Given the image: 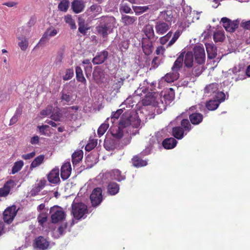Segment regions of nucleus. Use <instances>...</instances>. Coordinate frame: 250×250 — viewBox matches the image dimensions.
Instances as JSON below:
<instances>
[{"label": "nucleus", "mask_w": 250, "mask_h": 250, "mask_svg": "<svg viewBox=\"0 0 250 250\" xmlns=\"http://www.w3.org/2000/svg\"><path fill=\"white\" fill-rule=\"evenodd\" d=\"M124 108H121L118 109L115 112H112L111 116V121L113 124L115 120L118 119L120 116L122 115L124 111Z\"/></svg>", "instance_id": "obj_54"}, {"label": "nucleus", "mask_w": 250, "mask_h": 250, "mask_svg": "<svg viewBox=\"0 0 250 250\" xmlns=\"http://www.w3.org/2000/svg\"><path fill=\"white\" fill-rule=\"evenodd\" d=\"M89 142L85 147V150L88 152L92 150L97 145V140L91 139V137Z\"/></svg>", "instance_id": "obj_52"}, {"label": "nucleus", "mask_w": 250, "mask_h": 250, "mask_svg": "<svg viewBox=\"0 0 250 250\" xmlns=\"http://www.w3.org/2000/svg\"><path fill=\"white\" fill-rule=\"evenodd\" d=\"M99 157V154L94 153L93 152L90 153L85 157V164L86 165V168H91L95 164H96L98 161L97 159Z\"/></svg>", "instance_id": "obj_19"}, {"label": "nucleus", "mask_w": 250, "mask_h": 250, "mask_svg": "<svg viewBox=\"0 0 250 250\" xmlns=\"http://www.w3.org/2000/svg\"><path fill=\"white\" fill-rule=\"evenodd\" d=\"M57 33L58 31L56 29L53 28V29L51 30V28H48L40 39L38 44L41 46L44 45L45 42L49 41L50 37L56 36Z\"/></svg>", "instance_id": "obj_12"}, {"label": "nucleus", "mask_w": 250, "mask_h": 250, "mask_svg": "<svg viewBox=\"0 0 250 250\" xmlns=\"http://www.w3.org/2000/svg\"><path fill=\"white\" fill-rule=\"evenodd\" d=\"M173 14L172 10H168L166 15L164 17V20L167 22L171 23L172 21Z\"/></svg>", "instance_id": "obj_64"}, {"label": "nucleus", "mask_w": 250, "mask_h": 250, "mask_svg": "<svg viewBox=\"0 0 250 250\" xmlns=\"http://www.w3.org/2000/svg\"><path fill=\"white\" fill-rule=\"evenodd\" d=\"M184 129L181 126L173 127L172 129V135L178 140L182 139L184 136Z\"/></svg>", "instance_id": "obj_31"}, {"label": "nucleus", "mask_w": 250, "mask_h": 250, "mask_svg": "<svg viewBox=\"0 0 250 250\" xmlns=\"http://www.w3.org/2000/svg\"><path fill=\"white\" fill-rule=\"evenodd\" d=\"M213 40L215 42H222L225 39L224 32L216 31L213 35Z\"/></svg>", "instance_id": "obj_43"}, {"label": "nucleus", "mask_w": 250, "mask_h": 250, "mask_svg": "<svg viewBox=\"0 0 250 250\" xmlns=\"http://www.w3.org/2000/svg\"><path fill=\"white\" fill-rule=\"evenodd\" d=\"M218 90V84L212 83L207 85L205 88V91L207 93H215Z\"/></svg>", "instance_id": "obj_48"}, {"label": "nucleus", "mask_w": 250, "mask_h": 250, "mask_svg": "<svg viewBox=\"0 0 250 250\" xmlns=\"http://www.w3.org/2000/svg\"><path fill=\"white\" fill-rule=\"evenodd\" d=\"M74 70L73 68L66 69L65 74L62 77V79L64 81L70 80L74 76Z\"/></svg>", "instance_id": "obj_55"}, {"label": "nucleus", "mask_w": 250, "mask_h": 250, "mask_svg": "<svg viewBox=\"0 0 250 250\" xmlns=\"http://www.w3.org/2000/svg\"><path fill=\"white\" fill-rule=\"evenodd\" d=\"M69 5L68 0H62L58 5L59 9L63 12H66L68 10Z\"/></svg>", "instance_id": "obj_50"}, {"label": "nucleus", "mask_w": 250, "mask_h": 250, "mask_svg": "<svg viewBox=\"0 0 250 250\" xmlns=\"http://www.w3.org/2000/svg\"><path fill=\"white\" fill-rule=\"evenodd\" d=\"M61 99L62 101H65L67 103L71 102L73 95L71 89L63 88L60 93Z\"/></svg>", "instance_id": "obj_27"}, {"label": "nucleus", "mask_w": 250, "mask_h": 250, "mask_svg": "<svg viewBox=\"0 0 250 250\" xmlns=\"http://www.w3.org/2000/svg\"><path fill=\"white\" fill-rule=\"evenodd\" d=\"M193 54L192 52L188 51L185 55L184 63L187 68H191L193 66Z\"/></svg>", "instance_id": "obj_34"}, {"label": "nucleus", "mask_w": 250, "mask_h": 250, "mask_svg": "<svg viewBox=\"0 0 250 250\" xmlns=\"http://www.w3.org/2000/svg\"><path fill=\"white\" fill-rule=\"evenodd\" d=\"M48 181L51 184H58L60 182L59 168L56 167L46 175Z\"/></svg>", "instance_id": "obj_11"}, {"label": "nucleus", "mask_w": 250, "mask_h": 250, "mask_svg": "<svg viewBox=\"0 0 250 250\" xmlns=\"http://www.w3.org/2000/svg\"><path fill=\"white\" fill-rule=\"evenodd\" d=\"M193 56L195 62L199 65L204 64L205 62V52L202 44L195 45L193 48Z\"/></svg>", "instance_id": "obj_6"}, {"label": "nucleus", "mask_w": 250, "mask_h": 250, "mask_svg": "<svg viewBox=\"0 0 250 250\" xmlns=\"http://www.w3.org/2000/svg\"><path fill=\"white\" fill-rule=\"evenodd\" d=\"M83 154L82 150H79L73 153L72 154V162L74 167L78 165L82 160Z\"/></svg>", "instance_id": "obj_30"}, {"label": "nucleus", "mask_w": 250, "mask_h": 250, "mask_svg": "<svg viewBox=\"0 0 250 250\" xmlns=\"http://www.w3.org/2000/svg\"><path fill=\"white\" fill-rule=\"evenodd\" d=\"M120 189V185L114 182H109L107 186V192L110 195L117 194Z\"/></svg>", "instance_id": "obj_23"}, {"label": "nucleus", "mask_w": 250, "mask_h": 250, "mask_svg": "<svg viewBox=\"0 0 250 250\" xmlns=\"http://www.w3.org/2000/svg\"><path fill=\"white\" fill-rule=\"evenodd\" d=\"M122 20L125 25H131L137 21V18L136 17L122 15Z\"/></svg>", "instance_id": "obj_40"}, {"label": "nucleus", "mask_w": 250, "mask_h": 250, "mask_svg": "<svg viewBox=\"0 0 250 250\" xmlns=\"http://www.w3.org/2000/svg\"><path fill=\"white\" fill-rule=\"evenodd\" d=\"M141 156H139V155H136L133 157L131 160L134 167H139L146 166L147 165V161L141 159Z\"/></svg>", "instance_id": "obj_33"}, {"label": "nucleus", "mask_w": 250, "mask_h": 250, "mask_svg": "<svg viewBox=\"0 0 250 250\" xmlns=\"http://www.w3.org/2000/svg\"><path fill=\"white\" fill-rule=\"evenodd\" d=\"M68 224L67 222L62 223L58 228V231L60 235L62 236L65 233V229L67 228Z\"/></svg>", "instance_id": "obj_62"}, {"label": "nucleus", "mask_w": 250, "mask_h": 250, "mask_svg": "<svg viewBox=\"0 0 250 250\" xmlns=\"http://www.w3.org/2000/svg\"><path fill=\"white\" fill-rule=\"evenodd\" d=\"M132 9L135 14L139 15L146 12L149 8L147 6H133Z\"/></svg>", "instance_id": "obj_46"}, {"label": "nucleus", "mask_w": 250, "mask_h": 250, "mask_svg": "<svg viewBox=\"0 0 250 250\" xmlns=\"http://www.w3.org/2000/svg\"><path fill=\"white\" fill-rule=\"evenodd\" d=\"M108 52L106 50L98 52L95 57L93 58L92 62L94 64H101L108 58Z\"/></svg>", "instance_id": "obj_13"}, {"label": "nucleus", "mask_w": 250, "mask_h": 250, "mask_svg": "<svg viewBox=\"0 0 250 250\" xmlns=\"http://www.w3.org/2000/svg\"><path fill=\"white\" fill-rule=\"evenodd\" d=\"M44 159V155L42 154L36 157L30 165V171L28 173L29 174L30 173V171L32 170L34 168H35L42 164L43 162Z\"/></svg>", "instance_id": "obj_36"}, {"label": "nucleus", "mask_w": 250, "mask_h": 250, "mask_svg": "<svg viewBox=\"0 0 250 250\" xmlns=\"http://www.w3.org/2000/svg\"><path fill=\"white\" fill-rule=\"evenodd\" d=\"M19 40L21 41L19 42V46L20 47L22 50H25L28 45V42L26 38L23 37H18Z\"/></svg>", "instance_id": "obj_51"}, {"label": "nucleus", "mask_w": 250, "mask_h": 250, "mask_svg": "<svg viewBox=\"0 0 250 250\" xmlns=\"http://www.w3.org/2000/svg\"><path fill=\"white\" fill-rule=\"evenodd\" d=\"M183 61L177 59L171 68L172 71L179 72L183 65Z\"/></svg>", "instance_id": "obj_47"}, {"label": "nucleus", "mask_w": 250, "mask_h": 250, "mask_svg": "<svg viewBox=\"0 0 250 250\" xmlns=\"http://www.w3.org/2000/svg\"><path fill=\"white\" fill-rule=\"evenodd\" d=\"M76 71V78L77 81L79 82H81L83 84L86 85V80L84 77L83 74V72L79 66H77L75 68Z\"/></svg>", "instance_id": "obj_35"}, {"label": "nucleus", "mask_w": 250, "mask_h": 250, "mask_svg": "<svg viewBox=\"0 0 250 250\" xmlns=\"http://www.w3.org/2000/svg\"><path fill=\"white\" fill-rule=\"evenodd\" d=\"M205 68L203 66H195L192 70V75L195 77H198L202 73V72L205 70Z\"/></svg>", "instance_id": "obj_53"}, {"label": "nucleus", "mask_w": 250, "mask_h": 250, "mask_svg": "<svg viewBox=\"0 0 250 250\" xmlns=\"http://www.w3.org/2000/svg\"><path fill=\"white\" fill-rule=\"evenodd\" d=\"M16 185L15 181L12 179L8 180L3 185V186L0 188V197L7 196L11 190L12 188H14Z\"/></svg>", "instance_id": "obj_15"}, {"label": "nucleus", "mask_w": 250, "mask_h": 250, "mask_svg": "<svg viewBox=\"0 0 250 250\" xmlns=\"http://www.w3.org/2000/svg\"><path fill=\"white\" fill-rule=\"evenodd\" d=\"M207 52L208 58L212 60L217 56V47L213 43H206L205 44Z\"/></svg>", "instance_id": "obj_20"}, {"label": "nucleus", "mask_w": 250, "mask_h": 250, "mask_svg": "<svg viewBox=\"0 0 250 250\" xmlns=\"http://www.w3.org/2000/svg\"><path fill=\"white\" fill-rule=\"evenodd\" d=\"M62 114L60 111H57L51 115V119L55 121H60Z\"/></svg>", "instance_id": "obj_61"}, {"label": "nucleus", "mask_w": 250, "mask_h": 250, "mask_svg": "<svg viewBox=\"0 0 250 250\" xmlns=\"http://www.w3.org/2000/svg\"><path fill=\"white\" fill-rule=\"evenodd\" d=\"M64 21L66 23L70 25L71 29L74 30L77 28L75 21L72 18L71 15H67L65 16L64 17Z\"/></svg>", "instance_id": "obj_45"}, {"label": "nucleus", "mask_w": 250, "mask_h": 250, "mask_svg": "<svg viewBox=\"0 0 250 250\" xmlns=\"http://www.w3.org/2000/svg\"><path fill=\"white\" fill-rule=\"evenodd\" d=\"M129 41L128 40H124L119 43V47L122 52L126 51L129 47Z\"/></svg>", "instance_id": "obj_58"}, {"label": "nucleus", "mask_w": 250, "mask_h": 250, "mask_svg": "<svg viewBox=\"0 0 250 250\" xmlns=\"http://www.w3.org/2000/svg\"><path fill=\"white\" fill-rule=\"evenodd\" d=\"M90 199L93 207L98 206L103 200L102 188L99 187L94 188L90 194Z\"/></svg>", "instance_id": "obj_7"}, {"label": "nucleus", "mask_w": 250, "mask_h": 250, "mask_svg": "<svg viewBox=\"0 0 250 250\" xmlns=\"http://www.w3.org/2000/svg\"><path fill=\"white\" fill-rule=\"evenodd\" d=\"M85 7L84 2L82 0H73L71 2V8L73 11L78 14L82 12Z\"/></svg>", "instance_id": "obj_21"}, {"label": "nucleus", "mask_w": 250, "mask_h": 250, "mask_svg": "<svg viewBox=\"0 0 250 250\" xmlns=\"http://www.w3.org/2000/svg\"><path fill=\"white\" fill-rule=\"evenodd\" d=\"M181 126L186 131H189L192 129V126L189 120L187 119H184L181 121Z\"/></svg>", "instance_id": "obj_49"}, {"label": "nucleus", "mask_w": 250, "mask_h": 250, "mask_svg": "<svg viewBox=\"0 0 250 250\" xmlns=\"http://www.w3.org/2000/svg\"><path fill=\"white\" fill-rule=\"evenodd\" d=\"M220 104V102L216 99L210 100L207 102L206 104V107L209 110H214L218 108Z\"/></svg>", "instance_id": "obj_39"}, {"label": "nucleus", "mask_w": 250, "mask_h": 250, "mask_svg": "<svg viewBox=\"0 0 250 250\" xmlns=\"http://www.w3.org/2000/svg\"><path fill=\"white\" fill-rule=\"evenodd\" d=\"M17 213V210H16V206L15 205H12L7 208L3 213V219L4 222L8 224L11 223Z\"/></svg>", "instance_id": "obj_8"}, {"label": "nucleus", "mask_w": 250, "mask_h": 250, "mask_svg": "<svg viewBox=\"0 0 250 250\" xmlns=\"http://www.w3.org/2000/svg\"><path fill=\"white\" fill-rule=\"evenodd\" d=\"M220 22L227 32L233 33L236 29L238 28L240 20L238 19L231 21L227 17H223L221 19Z\"/></svg>", "instance_id": "obj_5"}, {"label": "nucleus", "mask_w": 250, "mask_h": 250, "mask_svg": "<svg viewBox=\"0 0 250 250\" xmlns=\"http://www.w3.org/2000/svg\"><path fill=\"white\" fill-rule=\"evenodd\" d=\"M72 214L74 218L80 220L85 214L88 213L87 206L82 202L75 203V201L72 204Z\"/></svg>", "instance_id": "obj_3"}, {"label": "nucleus", "mask_w": 250, "mask_h": 250, "mask_svg": "<svg viewBox=\"0 0 250 250\" xmlns=\"http://www.w3.org/2000/svg\"><path fill=\"white\" fill-rule=\"evenodd\" d=\"M92 77L94 81L97 84H100L104 82L105 78V72L101 66H97L94 68Z\"/></svg>", "instance_id": "obj_10"}, {"label": "nucleus", "mask_w": 250, "mask_h": 250, "mask_svg": "<svg viewBox=\"0 0 250 250\" xmlns=\"http://www.w3.org/2000/svg\"><path fill=\"white\" fill-rule=\"evenodd\" d=\"M120 12L121 14L123 13L128 14V13H133L130 7L127 4H121L120 6Z\"/></svg>", "instance_id": "obj_57"}, {"label": "nucleus", "mask_w": 250, "mask_h": 250, "mask_svg": "<svg viewBox=\"0 0 250 250\" xmlns=\"http://www.w3.org/2000/svg\"><path fill=\"white\" fill-rule=\"evenodd\" d=\"M182 32L180 31L179 30H177L174 34L172 38V39L169 42L167 46H170L172 45L179 38V36H180Z\"/></svg>", "instance_id": "obj_60"}, {"label": "nucleus", "mask_w": 250, "mask_h": 250, "mask_svg": "<svg viewBox=\"0 0 250 250\" xmlns=\"http://www.w3.org/2000/svg\"><path fill=\"white\" fill-rule=\"evenodd\" d=\"M175 92L172 88H169L165 92L163 96V100L166 102V104H169L174 99Z\"/></svg>", "instance_id": "obj_28"}, {"label": "nucleus", "mask_w": 250, "mask_h": 250, "mask_svg": "<svg viewBox=\"0 0 250 250\" xmlns=\"http://www.w3.org/2000/svg\"><path fill=\"white\" fill-rule=\"evenodd\" d=\"M111 177L112 180H116L118 182H121L125 179V176L121 174V171L119 169H113L111 172Z\"/></svg>", "instance_id": "obj_37"}, {"label": "nucleus", "mask_w": 250, "mask_h": 250, "mask_svg": "<svg viewBox=\"0 0 250 250\" xmlns=\"http://www.w3.org/2000/svg\"><path fill=\"white\" fill-rule=\"evenodd\" d=\"M51 222L53 224H57L63 221L66 217V213L62 208L58 205L52 207L50 209Z\"/></svg>", "instance_id": "obj_4"}, {"label": "nucleus", "mask_w": 250, "mask_h": 250, "mask_svg": "<svg viewBox=\"0 0 250 250\" xmlns=\"http://www.w3.org/2000/svg\"><path fill=\"white\" fill-rule=\"evenodd\" d=\"M89 10L91 12H95L99 14L102 12V8L98 3L92 4L89 8Z\"/></svg>", "instance_id": "obj_56"}, {"label": "nucleus", "mask_w": 250, "mask_h": 250, "mask_svg": "<svg viewBox=\"0 0 250 250\" xmlns=\"http://www.w3.org/2000/svg\"><path fill=\"white\" fill-rule=\"evenodd\" d=\"M48 209L46 211H42L38 215L37 219L39 225L43 227L44 224L47 221L48 218V213L47 212Z\"/></svg>", "instance_id": "obj_41"}, {"label": "nucleus", "mask_w": 250, "mask_h": 250, "mask_svg": "<svg viewBox=\"0 0 250 250\" xmlns=\"http://www.w3.org/2000/svg\"><path fill=\"white\" fill-rule=\"evenodd\" d=\"M50 245V242L42 236L36 238L33 243V246L37 250H46Z\"/></svg>", "instance_id": "obj_9"}, {"label": "nucleus", "mask_w": 250, "mask_h": 250, "mask_svg": "<svg viewBox=\"0 0 250 250\" xmlns=\"http://www.w3.org/2000/svg\"><path fill=\"white\" fill-rule=\"evenodd\" d=\"M71 167L70 162L64 163L61 168V177L63 180H66L70 176Z\"/></svg>", "instance_id": "obj_18"}, {"label": "nucleus", "mask_w": 250, "mask_h": 250, "mask_svg": "<svg viewBox=\"0 0 250 250\" xmlns=\"http://www.w3.org/2000/svg\"><path fill=\"white\" fill-rule=\"evenodd\" d=\"M109 119V118H107L105 122L102 124L99 127L98 129V135L99 137L103 135L106 130L108 129L109 127V124L107 122Z\"/></svg>", "instance_id": "obj_42"}, {"label": "nucleus", "mask_w": 250, "mask_h": 250, "mask_svg": "<svg viewBox=\"0 0 250 250\" xmlns=\"http://www.w3.org/2000/svg\"><path fill=\"white\" fill-rule=\"evenodd\" d=\"M169 29L168 24L163 21H158L156 22V32L158 34H164Z\"/></svg>", "instance_id": "obj_22"}, {"label": "nucleus", "mask_w": 250, "mask_h": 250, "mask_svg": "<svg viewBox=\"0 0 250 250\" xmlns=\"http://www.w3.org/2000/svg\"><path fill=\"white\" fill-rule=\"evenodd\" d=\"M189 119L192 125H198L203 121V115L200 113L195 112L189 114Z\"/></svg>", "instance_id": "obj_24"}, {"label": "nucleus", "mask_w": 250, "mask_h": 250, "mask_svg": "<svg viewBox=\"0 0 250 250\" xmlns=\"http://www.w3.org/2000/svg\"><path fill=\"white\" fill-rule=\"evenodd\" d=\"M153 40H142V48L146 56L150 55L154 50Z\"/></svg>", "instance_id": "obj_16"}, {"label": "nucleus", "mask_w": 250, "mask_h": 250, "mask_svg": "<svg viewBox=\"0 0 250 250\" xmlns=\"http://www.w3.org/2000/svg\"><path fill=\"white\" fill-rule=\"evenodd\" d=\"M125 80V78H120L119 81L114 83L113 85V90L116 91V92H119L120 88L124 84V82Z\"/></svg>", "instance_id": "obj_59"}, {"label": "nucleus", "mask_w": 250, "mask_h": 250, "mask_svg": "<svg viewBox=\"0 0 250 250\" xmlns=\"http://www.w3.org/2000/svg\"><path fill=\"white\" fill-rule=\"evenodd\" d=\"M23 164V162L22 160L16 162L12 167L11 173L14 174L19 172L21 169Z\"/></svg>", "instance_id": "obj_44"}, {"label": "nucleus", "mask_w": 250, "mask_h": 250, "mask_svg": "<svg viewBox=\"0 0 250 250\" xmlns=\"http://www.w3.org/2000/svg\"><path fill=\"white\" fill-rule=\"evenodd\" d=\"M143 32L144 33L146 37H143L142 40L147 39L148 40H153L155 41L157 38V37L155 38L153 25L150 24H146L143 29Z\"/></svg>", "instance_id": "obj_14"}, {"label": "nucleus", "mask_w": 250, "mask_h": 250, "mask_svg": "<svg viewBox=\"0 0 250 250\" xmlns=\"http://www.w3.org/2000/svg\"><path fill=\"white\" fill-rule=\"evenodd\" d=\"M141 119L136 112L127 110L125 111L121 116L119 121V126L114 132L111 131L112 136L115 140H119L123 136V129L132 125L134 128H138L141 124Z\"/></svg>", "instance_id": "obj_1"}, {"label": "nucleus", "mask_w": 250, "mask_h": 250, "mask_svg": "<svg viewBox=\"0 0 250 250\" xmlns=\"http://www.w3.org/2000/svg\"><path fill=\"white\" fill-rule=\"evenodd\" d=\"M180 77L179 72L172 71V72H169L166 74L163 77L165 81L167 83H170L177 80Z\"/></svg>", "instance_id": "obj_32"}, {"label": "nucleus", "mask_w": 250, "mask_h": 250, "mask_svg": "<svg viewBox=\"0 0 250 250\" xmlns=\"http://www.w3.org/2000/svg\"><path fill=\"white\" fill-rule=\"evenodd\" d=\"M164 101L161 99L154 101L152 105L157 108L156 112L158 114L162 113L164 110L166 109L167 106L169 105L168 104H166V102L164 103Z\"/></svg>", "instance_id": "obj_29"}, {"label": "nucleus", "mask_w": 250, "mask_h": 250, "mask_svg": "<svg viewBox=\"0 0 250 250\" xmlns=\"http://www.w3.org/2000/svg\"><path fill=\"white\" fill-rule=\"evenodd\" d=\"M119 141L114 139H108L107 137L105 139L104 146L105 149L107 151L113 150L119 146Z\"/></svg>", "instance_id": "obj_17"}, {"label": "nucleus", "mask_w": 250, "mask_h": 250, "mask_svg": "<svg viewBox=\"0 0 250 250\" xmlns=\"http://www.w3.org/2000/svg\"><path fill=\"white\" fill-rule=\"evenodd\" d=\"M215 96L216 98V100L220 102V103L224 102L226 99V95L222 91L217 92Z\"/></svg>", "instance_id": "obj_63"}, {"label": "nucleus", "mask_w": 250, "mask_h": 250, "mask_svg": "<svg viewBox=\"0 0 250 250\" xmlns=\"http://www.w3.org/2000/svg\"><path fill=\"white\" fill-rule=\"evenodd\" d=\"M177 144V141L174 138H167L164 139L162 143V146L166 149H172L175 147Z\"/></svg>", "instance_id": "obj_26"}, {"label": "nucleus", "mask_w": 250, "mask_h": 250, "mask_svg": "<svg viewBox=\"0 0 250 250\" xmlns=\"http://www.w3.org/2000/svg\"><path fill=\"white\" fill-rule=\"evenodd\" d=\"M115 22L116 20L113 16L101 17L95 27L96 34L103 39L107 38L108 35L113 32Z\"/></svg>", "instance_id": "obj_2"}, {"label": "nucleus", "mask_w": 250, "mask_h": 250, "mask_svg": "<svg viewBox=\"0 0 250 250\" xmlns=\"http://www.w3.org/2000/svg\"><path fill=\"white\" fill-rule=\"evenodd\" d=\"M78 23L79 26V32L83 35H85L87 30L90 29V27H88V24L85 23L84 19L82 17H79L78 19Z\"/></svg>", "instance_id": "obj_25"}, {"label": "nucleus", "mask_w": 250, "mask_h": 250, "mask_svg": "<svg viewBox=\"0 0 250 250\" xmlns=\"http://www.w3.org/2000/svg\"><path fill=\"white\" fill-rule=\"evenodd\" d=\"M65 46H62L59 48L57 52V56L55 61V63L57 65L60 64L62 62L63 58L64 53L65 52Z\"/></svg>", "instance_id": "obj_38"}]
</instances>
